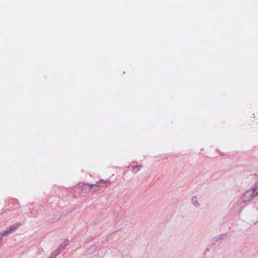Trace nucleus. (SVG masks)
Here are the masks:
<instances>
[{"mask_svg": "<svg viewBox=\"0 0 258 258\" xmlns=\"http://www.w3.org/2000/svg\"><path fill=\"white\" fill-rule=\"evenodd\" d=\"M254 198V196L252 195V190H247L241 197V200L242 202H246L251 201Z\"/></svg>", "mask_w": 258, "mask_h": 258, "instance_id": "nucleus-1", "label": "nucleus"}, {"mask_svg": "<svg viewBox=\"0 0 258 258\" xmlns=\"http://www.w3.org/2000/svg\"><path fill=\"white\" fill-rule=\"evenodd\" d=\"M227 237V234L224 233L220 234L217 236L213 237L211 239V244L212 245L215 244L218 241L225 239Z\"/></svg>", "mask_w": 258, "mask_h": 258, "instance_id": "nucleus-2", "label": "nucleus"}, {"mask_svg": "<svg viewBox=\"0 0 258 258\" xmlns=\"http://www.w3.org/2000/svg\"><path fill=\"white\" fill-rule=\"evenodd\" d=\"M191 203L193 205V206L196 208H199L200 206V205L198 202V199L196 196H194L192 197L191 200Z\"/></svg>", "mask_w": 258, "mask_h": 258, "instance_id": "nucleus-3", "label": "nucleus"}, {"mask_svg": "<svg viewBox=\"0 0 258 258\" xmlns=\"http://www.w3.org/2000/svg\"><path fill=\"white\" fill-rule=\"evenodd\" d=\"M142 167V165H141V164L134 166L133 167L132 171L134 173H137L138 172V171L139 170L140 168H141Z\"/></svg>", "mask_w": 258, "mask_h": 258, "instance_id": "nucleus-4", "label": "nucleus"}, {"mask_svg": "<svg viewBox=\"0 0 258 258\" xmlns=\"http://www.w3.org/2000/svg\"><path fill=\"white\" fill-rule=\"evenodd\" d=\"M18 225H20V223H17L15 224L10 226L8 228V229L9 230V231H10L11 232L13 230L15 229L16 228V226Z\"/></svg>", "mask_w": 258, "mask_h": 258, "instance_id": "nucleus-5", "label": "nucleus"}, {"mask_svg": "<svg viewBox=\"0 0 258 258\" xmlns=\"http://www.w3.org/2000/svg\"><path fill=\"white\" fill-rule=\"evenodd\" d=\"M66 247L64 245L61 244L59 245L58 249H57L56 251L58 252V253L59 254Z\"/></svg>", "mask_w": 258, "mask_h": 258, "instance_id": "nucleus-6", "label": "nucleus"}, {"mask_svg": "<svg viewBox=\"0 0 258 258\" xmlns=\"http://www.w3.org/2000/svg\"><path fill=\"white\" fill-rule=\"evenodd\" d=\"M10 233H11V232L9 231V230L8 229L3 231V232L1 233L0 236L3 237V236L7 235V234Z\"/></svg>", "mask_w": 258, "mask_h": 258, "instance_id": "nucleus-7", "label": "nucleus"}, {"mask_svg": "<svg viewBox=\"0 0 258 258\" xmlns=\"http://www.w3.org/2000/svg\"><path fill=\"white\" fill-rule=\"evenodd\" d=\"M251 189L252 190H253V192H255L257 190H258V181L254 184V186L253 187H252L251 188Z\"/></svg>", "mask_w": 258, "mask_h": 258, "instance_id": "nucleus-8", "label": "nucleus"}, {"mask_svg": "<svg viewBox=\"0 0 258 258\" xmlns=\"http://www.w3.org/2000/svg\"><path fill=\"white\" fill-rule=\"evenodd\" d=\"M59 253L56 251H55L51 253V255L50 256V258H55Z\"/></svg>", "mask_w": 258, "mask_h": 258, "instance_id": "nucleus-9", "label": "nucleus"}, {"mask_svg": "<svg viewBox=\"0 0 258 258\" xmlns=\"http://www.w3.org/2000/svg\"><path fill=\"white\" fill-rule=\"evenodd\" d=\"M69 243V240L67 239H66L63 242L62 244L64 245V246H66Z\"/></svg>", "mask_w": 258, "mask_h": 258, "instance_id": "nucleus-10", "label": "nucleus"}, {"mask_svg": "<svg viewBox=\"0 0 258 258\" xmlns=\"http://www.w3.org/2000/svg\"><path fill=\"white\" fill-rule=\"evenodd\" d=\"M252 195H253V196H254V198L256 196H258V190L257 191H256V192L255 191L253 192V190H252Z\"/></svg>", "mask_w": 258, "mask_h": 258, "instance_id": "nucleus-11", "label": "nucleus"}, {"mask_svg": "<svg viewBox=\"0 0 258 258\" xmlns=\"http://www.w3.org/2000/svg\"><path fill=\"white\" fill-rule=\"evenodd\" d=\"M210 251V249H209V248H207L205 249V253L206 252H208V251Z\"/></svg>", "mask_w": 258, "mask_h": 258, "instance_id": "nucleus-12", "label": "nucleus"}, {"mask_svg": "<svg viewBox=\"0 0 258 258\" xmlns=\"http://www.w3.org/2000/svg\"><path fill=\"white\" fill-rule=\"evenodd\" d=\"M2 238H3V237H1V236H0V245H1V244H2Z\"/></svg>", "mask_w": 258, "mask_h": 258, "instance_id": "nucleus-13", "label": "nucleus"}, {"mask_svg": "<svg viewBox=\"0 0 258 258\" xmlns=\"http://www.w3.org/2000/svg\"><path fill=\"white\" fill-rule=\"evenodd\" d=\"M90 185L91 187H92V186H94V185H95V184H91Z\"/></svg>", "mask_w": 258, "mask_h": 258, "instance_id": "nucleus-14", "label": "nucleus"}]
</instances>
